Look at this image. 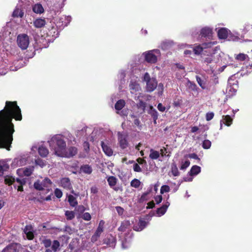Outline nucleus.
Listing matches in <instances>:
<instances>
[{
	"label": "nucleus",
	"instance_id": "obj_38",
	"mask_svg": "<svg viewBox=\"0 0 252 252\" xmlns=\"http://www.w3.org/2000/svg\"><path fill=\"white\" fill-rule=\"evenodd\" d=\"M105 222L103 220H101L99 221L98 226L96 229V230L95 233H96V235L98 234L100 235L101 233L103 231V228Z\"/></svg>",
	"mask_w": 252,
	"mask_h": 252
},
{
	"label": "nucleus",
	"instance_id": "obj_26",
	"mask_svg": "<svg viewBox=\"0 0 252 252\" xmlns=\"http://www.w3.org/2000/svg\"><path fill=\"white\" fill-rule=\"evenodd\" d=\"M232 119L229 115L223 116L222 119L220 121V129H222V124H224L227 126H230L232 124Z\"/></svg>",
	"mask_w": 252,
	"mask_h": 252
},
{
	"label": "nucleus",
	"instance_id": "obj_9",
	"mask_svg": "<svg viewBox=\"0 0 252 252\" xmlns=\"http://www.w3.org/2000/svg\"><path fill=\"white\" fill-rule=\"evenodd\" d=\"M52 182L50 179L47 178L44 179L42 181H37L34 183V187L35 189L39 190L44 189L50 186Z\"/></svg>",
	"mask_w": 252,
	"mask_h": 252
},
{
	"label": "nucleus",
	"instance_id": "obj_33",
	"mask_svg": "<svg viewBox=\"0 0 252 252\" xmlns=\"http://www.w3.org/2000/svg\"><path fill=\"white\" fill-rule=\"evenodd\" d=\"M107 180L109 185L111 188H113L115 190H118V189L117 188H114V187L116 185L117 181V179L116 177L114 176H110L108 177Z\"/></svg>",
	"mask_w": 252,
	"mask_h": 252
},
{
	"label": "nucleus",
	"instance_id": "obj_13",
	"mask_svg": "<svg viewBox=\"0 0 252 252\" xmlns=\"http://www.w3.org/2000/svg\"><path fill=\"white\" fill-rule=\"evenodd\" d=\"M118 136L119 144L120 147L123 149L126 148L128 144L127 140V135L119 132Z\"/></svg>",
	"mask_w": 252,
	"mask_h": 252
},
{
	"label": "nucleus",
	"instance_id": "obj_17",
	"mask_svg": "<svg viewBox=\"0 0 252 252\" xmlns=\"http://www.w3.org/2000/svg\"><path fill=\"white\" fill-rule=\"evenodd\" d=\"M60 185L67 190L72 189V185L68 178H63L60 180Z\"/></svg>",
	"mask_w": 252,
	"mask_h": 252
},
{
	"label": "nucleus",
	"instance_id": "obj_24",
	"mask_svg": "<svg viewBox=\"0 0 252 252\" xmlns=\"http://www.w3.org/2000/svg\"><path fill=\"white\" fill-rule=\"evenodd\" d=\"M212 29L209 27H204L200 31V34L202 36L210 38L212 35Z\"/></svg>",
	"mask_w": 252,
	"mask_h": 252
},
{
	"label": "nucleus",
	"instance_id": "obj_22",
	"mask_svg": "<svg viewBox=\"0 0 252 252\" xmlns=\"http://www.w3.org/2000/svg\"><path fill=\"white\" fill-rule=\"evenodd\" d=\"M147 224V222L142 219H140L138 224L133 226V229L137 231H141L146 227Z\"/></svg>",
	"mask_w": 252,
	"mask_h": 252
},
{
	"label": "nucleus",
	"instance_id": "obj_10",
	"mask_svg": "<svg viewBox=\"0 0 252 252\" xmlns=\"http://www.w3.org/2000/svg\"><path fill=\"white\" fill-rule=\"evenodd\" d=\"M47 5L51 11L58 12L64 5L63 0H53L50 3L48 2Z\"/></svg>",
	"mask_w": 252,
	"mask_h": 252
},
{
	"label": "nucleus",
	"instance_id": "obj_35",
	"mask_svg": "<svg viewBox=\"0 0 252 252\" xmlns=\"http://www.w3.org/2000/svg\"><path fill=\"white\" fill-rule=\"evenodd\" d=\"M14 17H20L22 18L24 16V12L19 8L16 7L12 14Z\"/></svg>",
	"mask_w": 252,
	"mask_h": 252
},
{
	"label": "nucleus",
	"instance_id": "obj_59",
	"mask_svg": "<svg viewBox=\"0 0 252 252\" xmlns=\"http://www.w3.org/2000/svg\"><path fill=\"white\" fill-rule=\"evenodd\" d=\"M86 131V128H83L80 131H78L76 133L77 136H80V135H84Z\"/></svg>",
	"mask_w": 252,
	"mask_h": 252
},
{
	"label": "nucleus",
	"instance_id": "obj_60",
	"mask_svg": "<svg viewBox=\"0 0 252 252\" xmlns=\"http://www.w3.org/2000/svg\"><path fill=\"white\" fill-rule=\"evenodd\" d=\"M64 19L66 21V22H64V25L66 26L70 23L71 18L70 16H65Z\"/></svg>",
	"mask_w": 252,
	"mask_h": 252
},
{
	"label": "nucleus",
	"instance_id": "obj_12",
	"mask_svg": "<svg viewBox=\"0 0 252 252\" xmlns=\"http://www.w3.org/2000/svg\"><path fill=\"white\" fill-rule=\"evenodd\" d=\"M125 104V100L120 99L116 102L115 105V109L117 110V113L122 116H126L128 114L127 110H123L121 111L124 107Z\"/></svg>",
	"mask_w": 252,
	"mask_h": 252
},
{
	"label": "nucleus",
	"instance_id": "obj_27",
	"mask_svg": "<svg viewBox=\"0 0 252 252\" xmlns=\"http://www.w3.org/2000/svg\"><path fill=\"white\" fill-rule=\"evenodd\" d=\"M32 9L33 12L36 14H40L44 12V9L42 5L39 3L33 5L32 6Z\"/></svg>",
	"mask_w": 252,
	"mask_h": 252
},
{
	"label": "nucleus",
	"instance_id": "obj_47",
	"mask_svg": "<svg viewBox=\"0 0 252 252\" xmlns=\"http://www.w3.org/2000/svg\"><path fill=\"white\" fill-rule=\"evenodd\" d=\"M140 181L137 179H134L132 180L130 183L131 186L135 188H138L140 186Z\"/></svg>",
	"mask_w": 252,
	"mask_h": 252
},
{
	"label": "nucleus",
	"instance_id": "obj_19",
	"mask_svg": "<svg viewBox=\"0 0 252 252\" xmlns=\"http://www.w3.org/2000/svg\"><path fill=\"white\" fill-rule=\"evenodd\" d=\"M196 79L200 87L203 90L207 89V79L204 76H196Z\"/></svg>",
	"mask_w": 252,
	"mask_h": 252
},
{
	"label": "nucleus",
	"instance_id": "obj_44",
	"mask_svg": "<svg viewBox=\"0 0 252 252\" xmlns=\"http://www.w3.org/2000/svg\"><path fill=\"white\" fill-rule=\"evenodd\" d=\"M173 44V42L171 41H164L161 44V47L163 50L167 49L171 46Z\"/></svg>",
	"mask_w": 252,
	"mask_h": 252
},
{
	"label": "nucleus",
	"instance_id": "obj_32",
	"mask_svg": "<svg viewBox=\"0 0 252 252\" xmlns=\"http://www.w3.org/2000/svg\"><path fill=\"white\" fill-rule=\"evenodd\" d=\"M80 171L82 173L90 174L93 171L92 167L88 164L83 165L81 166Z\"/></svg>",
	"mask_w": 252,
	"mask_h": 252
},
{
	"label": "nucleus",
	"instance_id": "obj_6",
	"mask_svg": "<svg viewBox=\"0 0 252 252\" xmlns=\"http://www.w3.org/2000/svg\"><path fill=\"white\" fill-rule=\"evenodd\" d=\"M143 80L146 82V90L148 92L154 91L157 87L158 83L155 78H151L148 73H145Z\"/></svg>",
	"mask_w": 252,
	"mask_h": 252
},
{
	"label": "nucleus",
	"instance_id": "obj_57",
	"mask_svg": "<svg viewBox=\"0 0 252 252\" xmlns=\"http://www.w3.org/2000/svg\"><path fill=\"white\" fill-rule=\"evenodd\" d=\"M155 200L157 204L160 203L162 200V197L161 195H157L155 197Z\"/></svg>",
	"mask_w": 252,
	"mask_h": 252
},
{
	"label": "nucleus",
	"instance_id": "obj_62",
	"mask_svg": "<svg viewBox=\"0 0 252 252\" xmlns=\"http://www.w3.org/2000/svg\"><path fill=\"white\" fill-rule=\"evenodd\" d=\"M100 236L98 234L96 235V233H95L92 237L91 240L92 242H95L97 240V238Z\"/></svg>",
	"mask_w": 252,
	"mask_h": 252
},
{
	"label": "nucleus",
	"instance_id": "obj_56",
	"mask_svg": "<svg viewBox=\"0 0 252 252\" xmlns=\"http://www.w3.org/2000/svg\"><path fill=\"white\" fill-rule=\"evenodd\" d=\"M133 170L135 172H141V168L140 167V166L138 165V164L136 163H134L133 166Z\"/></svg>",
	"mask_w": 252,
	"mask_h": 252
},
{
	"label": "nucleus",
	"instance_id": "obj_43",
	"mask_svg": "<svg viewBox=\"0 0 252 252\" xmlns=\"http://www.w3.org/2000/svg\"><path fill=\"white\" fill-rule=\"evenodd\" d=\"M149 113L153 117L155 122L156 123V121L158 117V113L157 111L155 109H153L152 106H151Z\"/></svg>",
	"mask_w": 252,
	"mask_h": 252
},
{
	"label": "nucleus",
	"instance_id": "obj_64",
	"mask_svg": "<svg viewBox=\"0 0 252 252\" xmlns=\"http://www.w3.org/2000/svg\"><path fill=\"white\" fill-rule=\"evenodd\" d=\"M147 205L148 206L147 207V208L149 209H152L155 207V203L153 201L149 202V203H148Z\"/></svg>",
	"mask_w": 252,
	"mask_h": 252
},
{
	"label": "nucleus",
	"instance_id": "obj_42",
	"mask_svg": "<svg viewBox=\"0 0 252 252\" xmlns=\"http://www.w3.org/2000/svg\"><path fill=\"white\" fill-rule=\"evenodd\" d=\"M15 178L11 176H6L4 177V182L5 184L9 185H11L15 182Z\"/></svg>",
	"mask_w": 252,
	"mask_h": 252
},
{
	"label": "nucleus",
	"instance_id": "obj_53",
	"mask_svg": "<svg viewBox=\"0 0 252 252\" xmlns=\"http://www.w3.org/2000/svg\"><path fill=\"white\" fill-rule=\"evenodd\" d=\"M55 194L57 198H60L63 195V192L61 189H56L55 190Z\"/></svg>",
	"mask_w": 252,
	"mask_h": 252
},
{
	"label": "nucleus",
	"instance_id": "obj_34",
	"mask_svg": "<svg viewBox=\"0 0 252 252\" xmlns=\"http://www.w3.org/2000/svg\"><path fill=\"white\" fill-rule=\"evenodd\" d=\"M67 197L68 201L71 206L74 207L77 205L78 202L75 197L72 195H68Z\"/></svg>",
	"mask_w": 252,
	"mask_h": 252
},
{
	"label": "nucleus",
	"instance_id": "obj_36",
	"mask_svg": "<svg viewBox=\"0 0 252 252\" xmlns=\"http://www.w3.org/2000/svg\"><path fill=\"white\" fill-rule=\"evenodd\" d=\"M9 168V165L4 161H0V176L3 174L4 171Z\"/></svg>",
	"mask_w": 252,
	"mask_h": 252
},
{
	"label": "nucleus",
	"instance_id": "obj_50",
	"mask_svg": "<svg viewBox=\"0 0 252 252\" xmlns=\"http://www.w3.org/2000/svg\"><path fill=\"white\" fill-rule=\"evenodd\" d=\"M248 58V56L244 54L240 53L237 55L236 59L240 61H243Z\"/></svg>",
	"mask_w": 252,
	"mask_h": 252
},
{
	"label": "nucleus",
	"instance_id": "obj_4",
	"mask_svg": "<svg viewBox=\"0 0 252 252\" xmlns=\"http://www.w3.org/2000/svg\"><path fill=\"white\" fill-rule=\"evenodd\" d=\"M208 50L210 52H208L205 55H203L202 57L203 63L206 64L207 65L214 62L216 63L215 55L220 51V48L218 47H212L211 46Z\"/></svg>",
	"mask_w": 252,
	"mask_h": 252
},
{
	"label": "nucleus",
	"instance_id": "obj_7",
	"mask_svg": "<svg viewBox=\"0 0 252 252\" xmlns=\"http://www.w3.org/2000/svg\"><path fill=\"white\" fill-rule=\"evenodd\" d=\"M215 44V42H210L205 43L202 45H197L193 48V51L195 55H199L201 54L203 56L205 55L209 51V49Z\"/></svg>",
	"mask_w": 252,
	"mask_h": 252
},
{
	"label": "nucleus",
	"instance_id": "obj_23",
	"mask_svg": "<svg viewBox=\"0 0 252 252\" xmlns=\"http://www.w3.org/2000/svg\"><path fill=\"white\" fill-rule=\"evenodd\" d=\"M18 245L17 244L12 243L6 246L1 252H18Z\"/></svg>",
	"mask_w": 252,
	"mask_h": 252
},
{
	"label": "nucleus",
	"instance_id": "obj_3",
	"mask_svg": "<svg viewBox=\"0 0 252 252\" xmlns=\"http://www.w3.org/2000/svg\"><path fill=\"white\" fill-rule=\"evenodd\" d=\"M32 153H27L15 158L12 161L11 164V167L16 168L19 166H24L27 163L33 162V158L32 157Z\"/></svg>",
	"mask_w": 252,
	"mask_h": 252
},
{
	"label": "nucleus",
	"instance_id": "obj_51",
	"mask_svg": "<svg viewBox=\"0 0 252 252\" xmlns=\"http://www.w3.org/2000/svg\"><path fill=\"white\" fill-rule=\"evenodd\" d=\"M211 146V142L209 140H205L202 143V147L204 149H208Z\"/></svg>",
	"mask_w": 252,
	"mask_h": 252
},
{
	"label": "nucleus",
	"instance_id": "obj_1",
	"mask_svg": "<svg viewBox=\"0 0 252 252\" xmlns=\"http://www.w3.org/2000/svg\"><path fill=\"white\" fill-rule=\"evenodd\" d=\"M21 121V110L16 101H6L3 110L0 111V148L9 151L14 132L12 119Z\"/></svg>",
	"mask_w": 252,
	"mask_h": 252
},
{
	"label": "nucleus",
	"instance_id": "obj_14",
	"mask_svg": "<svg viewBox=\"0 0 252 252\" xmlns=\"http://www.w3.org/2000/svg\"><path fill=\"white\" fill-rule=\"evenodd\" d=\"M77 153V149L74 147H70L67 149L66 147L65 150L64 151L63 154L61 157L63 158H71L75 156Z\"/></svg>",
	"mask_w": 252,
	"mask_h": 252
},
{
	"label": "nucleus",
	"instance_id": "obj_15",
	"mask_svg": "<svg viewBox=\"0 0 252 252\" xmlns=\"http://www.w3.org/2000/svg\"><path fill=\"white\" fill-rule=\"evenodd\" d=\"M33 170V167L29 166L25 168H19L17 170V173L20 176L31 175Z\"/></svg>",
	"mask_w": 252,
	"mask_h": 252
},
{
	"label": "nucleus",
	"instance_id": "obj_61",
	"mask_svg": "<svg viewBox=\"0 0 252 252\" xmlns=\"http://www.w3.org/2000/svg\"><path fill=\"white\" fill-rule=\"evenodd\" d=\"M158 109L161 112H163L165 110V107L161 103H159L158 105Z\"/></svg>",
	"mask_w": 252,
	"mask_h": 252
},
{
	"label": "nucleus",
	"instance_id": "obj_28",
	"mask_svg": "<svg viewBox=\"0 0 252 252\" xmlns=\"http://www.w3.org/2000/svg\"><path fill=\"white\" fill-rule=\"evenodd\" d=\"M33 24L35 28H41L45 25L46 21L44 19L37 18L33 21Z\"/></svg>",
	"mask_w": 252,
	"mask_h": 252
},
{
	"label": "nucleus",
	"instance_id": "obj_21",
	"mask_svg": "<svg viewBox=\"0 0 252 252\" xmlns=\"http://www.w3.org/2000/svg\"><path fill=\"white\" fill-rule=\"evenodd\" d=\"M129 89L131 94H135L136 95L139 93L141 88L139 85L136 82L131 81L129 84Z\"/></svg>",
	"mask_w": 252,
	"mask_h": 252
},
{
	"label": "nucleus",
	"instance_id": "obj_39",
	"mask_svg": "<svg viewBox=\"0 0 252 252\" xmlns=\"http://www.w3.org/2000/svg\"><path fill=\"white\" fill-rule=\"evenodd\" d=\"M16 182L19 184L17 186L18 191H23V185L26 183L25 180L24 179L17 178Z\"/></svg>",
	"mask_w": 252,
	"mask_h": 252
},
{
	"label": "nucleus",
	"instance_id": "obj_2",
	"mask_svg": "<svg viewBox=\"0 0 252 252\" xmlns=\"http://www.w3.org/2000/svg\"><path fill=\"white\" fill-rule=\"evenodd\" d=\"M48 143L54 154L61 157L66 147L64 136L62 134L54 135L48 140Z\"/></svg>",
	"mask_w": 252,
	"mask_h": 252
},
{
	"label": "nucleus",
	"instance_id": "obj_37",
	"mask_svg": "<svg viewBox=\"0 0 252 252\" xmlns=\"http://www.w3.org/2000/svg\"><path fill=\"white\" fill-rule=\"evenodd\" d=\"M159 156L160 154L158 151H155L153 149L150 150L149 157L152 159H157L159 157Z\"/></svg>",
	"mask_w": 252,
	"mask_h": 252
},
{
	"label": "nucleus",
	"instance_id": "obj_18",
	"mask_svg": "<svg viewBox=\"0 0 252 252\" xmlns=\"http://www.w3.org/2000/svg\"><path fill=\"white\" fill-rule=\"evenodd\" d=\"M170 203L166 201L161 207L157 209L156 214V216L161 217L164 215Z\"/></svg>",
	"mask_w": 252,
	"mask_h": 252
},
{
	"label": "nucleus",
	"instance_id": "obj_16",
	"mask_svg": "<svg viewBox=\"0 0 252 252\" xmlns=\"http://www.w3.org/2000/svg\"><path fill=\"white\" fill-rule=\"evenodd\" d=\"M101 143L102 150L104 153L108 156H111L113 154V152L108 142L107 141H102Z\"/></svg>",
	"mask_w": 252,
	"mask_h": 252
},
{
	"label": "nucleus",
	"instance_id": "obj_58",
	"mask_svg": "<svg viewBox=\"0 0 252 252\" xmlns=\"http://www.w3.org/2000/svg\"><path fill=\"white\" fill-rule=\"evenodd\" d=\"M138 105L139 107L142 108L143 110H144L146 107V103L142 100H140Z\"/></svg>",
	"mask_w": 252,
	"mask_h": 252
},
{
	"label": "nucleus",
	"instance_id": "obj_40",
	"mask_svg": "<svg viewBox=\"0 0 252 252\" xmlns=\"http://www.w3.org/2000/svg\"><path fill=\"white\" fill-rule=\"evenodd\" d=\"M52 250L54 252H56L60 250V244L58 240H54L52 242Z\"/></svg>",
	"mask_w": 252,
	"mask_h": 252
},
{
	"label": "nucleus",
	"instance_id": "obj_11",
	"mask_svg": "<svg viewBox=\"0 0 252 252\" xmlns=\"http://www.w3.org/2000/svg\"><path fill=\"white\" fill-rule=\"evenodd\" d=\"M32 153V157L34 154V153L38 150L39 155L42 157H46L49 154V151L48 149L43 146H40L37 147L36 146H33L31 148Z\"/></svg>",
	"mask_w": 252,
	"mask_h": 252
},
{
	"label": "nucleus",
	"instance_id": "obj_29",
	"mask_svg": "<svg viewBox=\"0 0 252 252\" xmlns=\"http://www.w3.org/2000/svg\"><path fill=\"white\" fill-rule=\"evenodd\" d=\"M130 228V222L127 220L124 221L122 222L121 226L119 228V230L122 232H126Z\"/></svg>",
	"mask_w": 252,
	"mask_h": 252
},
{
	"label": "nucleus",
	"instance_id": "obj_54",
	"mask_svg": "<svg viewBox=\"0 0 252 252\" xmlns=\"http://www.w3.org/2000/svg\"><path fill=\"white\" fill-rule=\"evenodd\" d=\"M82 218L85 220H90L91 219V216L89 213H85L82 215Z\"/></svg>",
	"mask_w": 252,
	"mask_h": 252
},
{
	"label": "nucleus",
	"instance_id": "obj_49",
	"mask_svg": "<svg viewBox=\"0 0 252 252\" xmlns=\"http://www.w3.org/2000/svg\"><path fill=\"white\" fill-rule=\"evenodd\" d=\"M42 243L46 248L50 247L52 245V241L49 239H44L42 240Z\"/></svg>",
	"mask_w": 252,
	"mask_h": 252
},
{
	"label": "nucleus",
	"instance_id": "obj_41",
	"mask_svg": "<svg viewBox=\"0 0 252 252\" xmlns=\"http://www.w3.org/2000/svg\"><path fill=\"white\" fill-rule=\"evenodd\" d=\"M190 164V162L189 160H182L181 162V166L180 167L181 170H185L188 168Z\"/></svg>",
	"mask_w": 252,
	"mask_h": 252
},
{
	"label": "nucleus",
	"instance_id": "obj_20",
	"mask_svg": "<svg viewBox=\"0 0 252 252\" xmlns=\"http://www.w3.org/2000/svg\"><path fill=\"white\" fill-rule=\"evenodd\" d=\"M24 232L29 240H32L34 238L33 228L32 225H27L24 229Z\"/></svg>",
	"mask_w": 252,
	"mask_h": 252
},
{
	"label": "nucleus",
	"instance_id": "obj_31",
	"mask_svg": "<svg viewBox=\"0 0 252 252\" xmlns=\"http://www.w3.org/2000/svg\"><path fill=\"white\" fill-rule=\"evenodd\" d=\"M201 172L200 167L197 165H193L189 172V175L190 176H196Z\"/></svg>",
	"mask_w": 252,
	"mask_h": 252
},
{
	"label": "nucleus",
	"instance_id": "obj_8",
	"mask_svg": "<svg viewBox=\"0 0 252 252\" xmlns=\"http://www.w3.org/2000/svg\"><path fill=\"white\" fill-rule=\"evenodd\" d=\"M17 42L18 46L22 50H25L28 47L29 45V37L26 34H20L17 36Z\"/></svg>",
	"mask_w": 252,
	"mask_h": 252
},
{
	"label": "nucleus",
	"instance_id": "obj_25",
	"mask_svg": "<svg viewBox=\"0 0 252 252\" xmlns=\"http://www.w3.org/2000/svg\"><path fill=\"white\" fill-rule=\"evenodd\" d=\"M104 243L111 247H114L116 245V239L112 235L108 236L104 240Z\"/></svg>",
	"mask_w": 252,
	"mask_h": 252
},
{
	"label": "nucleus",
	"instance_id": "obj_46",
	"mask_svg": "<svg viewBox=\"0 0 252 252\" xmlns=\"http://www.w3.org/2000/svg\"><path fill=\"white\" fill-rule=\"evenodd\" d=\"M65 215L67 220H71L75 217V213L73 211H66Z\"/></svg>",
	"mask_w": 252,
	"mask_h": 252
},
{
	"label": "nucleus",
	"instance_id": "obj_52",
	"mask_svg": "<svg viewBox=\"0 0 252 252\" xmlns=\"http://www.w3.org/2000/svg\"><path fill=\"white\" fill-rule=\"evenodd\" d=\"M170 191V188L168 186L163 185L161 187L160 193L163 194L164 192H168Z\"/></svg>",
	"mask_w": 252,
	"mask_h": 252
},
{
	"label": "nucleus",
	"instance_id": "obj_45",
	"mask_svg": "<svg viewBox=\"0 0 252 252\" xmlns=\"http://www.w3.org/2000/svg\"><path fill=\"white\" fill-rule=\"evenodd\" d=\"M171 173L174 176H177L179 175L178 168L176 164L175 163H173L171 165Z\"/></svg>",
	"mask_w": 252,
	"mask_h": 252
},
{
	"label": "nucleus",
	"instance_id": "obj_5",
	"mask_svg": "<svg viewBox=\"0 0 252 252\" xmlns=\"http://www.w3.org/2000/svg\"><path fill=\"white\" fill-rule=\"evenodd\" d=\"M143 55L148 63H154L157 62L158 57L160 55V52L158 49H154L146 52Z\"/></svg>",
	"mask_w": 252,
	"mask_h": 252
},
{
	"label": "nucleus",
	"instance_id": "obj_63",
	"mask_svg": "<svg viewBox=\"0 0 252 252\" xmlns=\"http://www.w3.org/2000/svg\"><path fill=\"white\" fill-rule=\"evenodd\" d=\"M116 210L119 215H122L124 212V209L119 206L116 207Z\"/></svg>",
	"mask_w": 252,
	"mask_h": 252
},
{
	"label": "nucleus",
	"instance_id": "obj_55",
	"mask_svg": "<svg viewBox=\"0 0 252 252\" xmlns=\"http://www.w3.org/2000/svg\"><path fill=\"white\" fill-rule=\"evenodd\" d=\"M214 116V114L213 112L207 113L206 115V119L207 121H209L211 120Z\"/></svg>",
	"mask_w": 252,
	"mask_h": 252
},
{
	"label": "nucleus",
	"instance_id": "obj_48",
	"mask_svg": "<svg viewBox=\"0 0 252 252\" xmlns=\"http://www.w3.org/2000/svg\"><path fill=\"white\" fill-rule=\"evenodd\" d=\"M33 160H34L35 163L36 165H38L41 167H43V166H44L45 165V163L44 161L42 159H41L39 158H37V159L33 158Z\"/></svg>",
	"mask_w": 252,
	"mask_h": 252
},
{
	"label": "nucleus",
	"instance_id": "obj_30",
	"mask_svg": "<svg viewBox=\"0 0 252 252\" xmlns=\"http://www.w3.org/2000/svg\"><path fill=\"white\" fill-rule=\"evenodd\" d=\"M228 34V31L226 28H221L218 32V35L220 39H225Z\"/></svg>",
	"mask_w": 252,
	"mask_h": 252
}]
</instances>
